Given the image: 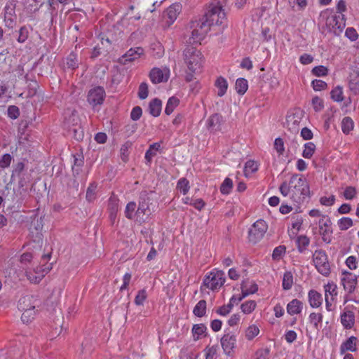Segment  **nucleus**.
<instances>
[{
    "mask_svg": "<svg viewBox=\"0 0 359 359\" xmlns=\"http://www.w3.org/2000/svg\"><path fill=\"white\" fill-rule=\"evenodd\" d=\"M279 190L283 196H290L296 208H299L310 194L306 179L298 174L292 175L288 182L284 181L280 185Z\"/></svg>",
    "mask_w": 359,
    "mask_h": 359,
    "instance_id": "nucleus-1",
    "label": "nucleus"
},
{
    "mask_svg": "<svg viewBox=\"0 0 359 359\" xmlns=\"http://www.w3.org/2000/svg\"><path fill=\"white\" fill-rule=\"evenodd\" d=\"M210 29V24L202 17L191 20L186 28L187 34L184 37H188L186 42L191 45L200 43Z\"/></svg>",
    "mask_w": 359,
    "mask_h": 359,
    "instance_id": "nucleus-2",
    "label": "nucleus"
},
{
    "mask_svg": "<svg viewBox=\"0 0 359 359\" xmlns=\"http://www.w3.org/2000/svg\"><path fill=\"white\" fill-rule=\"evenodd\" d=\"M226 0H215L209 6L207 12L202 16L204 20L212 25H221L226 20V13L223 9Z\"/></svg>",
    "mask_w": 359,
    "mask_h": 359,
    "instance_id": "nucleus-3",
    "label": "nucleus"
},
{
    "mask_svg": "<svg viewBox=\"0 0 359 359\" xmlns=\"http://www.w3.org/2000/svg\"><path fill=\"white\" fill-rule=\"evenodd\" d=\"M31 219L32 221L29 227V240L36 243L39 247H41L43 241V235L42 233L43 217H38L36 215H34Z\"/></svg>",
    "mask_w": 359,
    "mask_h": 359,
    "instance_id": "nucleus-4",
    "label": "nucleus"
},
{
    "mask_svg": "<svg viewBox=\"0 0 359 359\" xmlns=\"http://www.w3.org/2000/svg\"><path fill=\"white\" fill-rule=\"evenodd\" d=\"M184 59L187 65L188 69L194 74L199 72L201 64L202 56L200 51L192 46H188L184 50Z\"/></svg>",
    "mask_w": 359,
    "mask_h": 359,
    "instance_id": "nucleus-5",
    "label": "nucleus"
},
{
    "mask_svg": "<svg viewBox=\"0 0 359 359\" xmlns=\"http://www.w3.org/2000/svg\"><path fill=\"white\" fill-rule=\"evenodd\" d=\"M326 27L329 32L335 36H339L346 26V20L344 14L330 15L326 18Z\"/></svg>",
    "mask_w": 359,
    "mask_h": 359,
    "instance_id": "nucleus-6",
    "label": "nucleus"
},
{
    "mask_svg": "<svg viewBox=\"0 0 359 359\" xmlns=\"http://www.w3.org/2000/svg\"><path fill=\"white\" fill-rule=\"evenodd\" d=\"M313 261L320 273L325 276H327L330 273V266L325 250H316L313 255Z\"/></svg>",
    "mask_w": 359,
    "mask_h": 359,
    "instance_id": "nucleus-7",
    "label": "nucleus"
},
{
    "mask_svg": "<svg viewBox=\"0 0 359 359\" xmlns=\"http://www.w3.org/2000/svg\"><path fill=\"white\" fill-rule=\"evenodd\" d=\"M150 201L151 199L146 191L141 193L139 198L138 207L135 212V215L140 222H144L151 215V210L149 208Z\"/></svg>",
    "mask_w": 359,
    "mask_h": 359,
    "instance_id": "nucleus-8",
    "label": "nucleus"
},
{
    "mask_svg": "<svg viewBox=\"0 0 359 359\" xmlns=\"http://www.w3.org/2000/svg\"><path fill=\"white\" fill-rule=\"evenodd\" d=\"M224 273L222 271L210 272L203 280V285L208 288L215 290L220 288L225 282Z\"/></svg>",
    "mask_w": 359,
    "mask_h": 359,
    "instance_id": "nucleus-9",
    "label": "nucleus"
},
{
    "mask_svg": "<svg viewBox=\"0 0 359 359\" xmlns=\"http://www.w3.org/2000/svg\"><path fill=\"white\" fill-rule=\"evenodd\" d=\"M318 224L319 226V233L322 236V240L326 243H330L333 233L330 218L327 215H323Z\"/></svg>",
    "mask_w": 359,
    "mask_h": 359,
    "instance_id": "nucleus-10",
    "label": "nucleus"
},
{
    "mask_svg": "<svg viewBox=\"0 0 359 359\" xmlns=\"http://www.w3.org/2000/svg\"><path fill=\"white\" fill-rule=\"evenodd\" d=\"M266 229L267 226L264 220L259 219L256 221L248 231L250 241L255 243H257L264 236Z\"/></svg>",
    "mask_w": 359,
    "mask_h": 359,
    "instance_id": "nucleus-11",
    "label": "nucleus"
},
{
    "mask_svg": "<svg viewBox=\"0 0 359 359\" xmlns=\"http://www.w3.org/2000/svg\"><path fill=\"white\" fill-rule=\"evenodd\" d=\"M106 93L103 87L97 86L88 91L87 100L93 107L102 104L105 98Z\"/></svg>",
    "mask_w": 359,
    "mask_h": 359,
    "instance_id": "nucleus-12",
    "label": "nucleus"
},
{
    "mask_svg": "<svg viewBox=\"0 0 359 359\" xmlns=\"http://www.w3.org/2000/svg\"><path fill=\"white\" fill-rule=\"evenodd\" d=\"M182 11V5L179 3L172 4L163 13V18L168 27L177 19Z\"/></svg>",
    "mask_w": 359,
    "mask_h": 359,
    "instance_id": "nucleus-13",
    "label": "nucleus"
},
{
    "mask_svg": "<svg viewBox=\"0 0 359 359\" xmlns=\"http://www.w3.org/2000/svg\"><path fill=\"white\" fill-rule=\"evenodd\" d=\"M341 282L343 285L344 289L348 294H352L357 286L358 276L351 272L344 271L342 272V278Z\"/></svg>",
    "mask_w": 359,
    "mask_h": 359,
    "instance_id": "nucleus-14",
    "label": "nucleus"
},
{
    "mask_svg": "<svg viewBox=\"0 0 359 359\" xmlns=\"http://www.w3.org/2000/svg\"><path fill=\"white\" fill-rule=\"evenodd\" d=\"M224 121L222 114L215 113L210 116L206 121L207 129L211 133L218 132L221 130Z\"/></svg>",
    "mask_w": 359,
    "mask_h": 359,
    "instance_id": "nucleus-15",
    "label": "nucleus"
},
{
    "mask_svg": "<svg viewBox=\"0 0 359 359\" xmlns=\"http://www.w3.org/2000/svg\"><path fill=\"white\" fill-rule=\"evenodd\" d=\"M236 337L234 334L226 333L221 339V345L224 352L228 355H232L236 348Z\"/></svg>",
    "mask_w": 359,
    "mask_h": 359,
    "instance_id": "nucleus-16",
    "label": "nucleus"
},
{
    "mask_svg": "<svg viewBox=\"0 0 359 359\" xmlns=\"http://www.w3.org/2000/svg\"><path fill=\"white\" fill-rule=\"evenodd\" d=\"M144 53L142 47H135L130 48L120 59V62L126 65L128 62H133L139 58Z\"/></svg>",
    "mask_w": 359,
    "mask_h": 359,
    "instance_id": "nucleus-17",
    "label": "nucleus"
},
{
    "mask_svg": "<svg viewBox=\"0 0 359 359\" xmlns=\"http://www.w3.org/2000/svg\"><path fill=\"white\" fill-rule=\"evenodd\" d=\"M36 299L32 295H26L20 299L18 308L20 311L35 309Z\"/></svg>",
    "mask_w": 359,
    "mask_h": 359,
    "instance_id": "nucleus-18",
    "label": "nucleus"
},
{
    "mask_svg": "<svg viewBox=\"0 0 359 359\" xmlns=\"http://www.w3.org/2000/svg\"><path fill=\"white\" fill-rule=\"evenodd\" d=\"M358 338L351 336L344 341L340 346V353L345 354L346 351H355L357 350Z\"/></svg>",
    "mask_w": 359,
    "mask_h": 359,
    "instance_id": "nucleus-19",
    "label": "nucleus"
},
{
    "mask_svg": "<svg viewBox=\"0 0 359 359\" xmlns=\"http://www.w3.org/2000/svg\"><path fill=\"white\" fill-rule=\"evenodd\" d=\"M149 77L152 83H159L167 81L168 74L163 73L159 68H153L150 72Z\"/></svg>",
    "mask_w": 359,
    "mask_h": 359,
    "instance_id": "nucleus-20",
    "label": "nucleus"
},
{
    "mask_svg": "<svg viewBox=\"0 0 359 359\" xmlns=\"http://www.w3.org/2000/svg\"><path fill=\"white\" fill-rule=\"evenodd\" d=\"M38 271V267L36 269L34 266L25 268V276L32 283H39L43 277V275L40 274Z\"/></svg>",
    "mask_w": 359,
    "mask_h": 359,
    "instance_id": "nucleus-21",
    "label": "nucleus"
},
{
    "mask_svg": "<svg viewBox=\"0 0 359 359\" xmlns=\"http://www.w3.org/2000/svg\"><path fill=\"white\" fill-rule=\"evenodd\" d=\"M14 10L6 6L4 14V23L5 26L8 29H13L16 25V15H14Z\"/></svg>",
    "mask_w": 359,
    "mask_h": 359,
    "instance_id": "nucleus-22",
    "label": "nucleus"
},
{
    "mask_svg": "<svg viewBox=\"0 0 359 359\" xmlns=\"http://www.w3.org/2000/svg\"><path fill=\"white\" fill-rule=\"evenodd\" d=\"M349 88L355 95L359 94V71L354 69L349 75Z\"/></svg>",
    "mask_w": 359,
    "mask_h": 359,
    "instance_id": "nucleus-23",
    "label": "nucleus"
},
{
    "mask_svg": "<svg viewBox=\"0 0 359 359\" xmlns=\"http://www.w3.org/2000/svg\"><path fill=\"white\" fill-rule=\"evenodd\" d=\"M309 302L312 308H318L322 305L323 297L315 290H311L308 294Z\"/></svg>",
    "mask_w": 359,
    "mask_h": 359,
    "instance_id": "nucleus-24",
    "label": "nucleus"
},
{
    "mask_svg": "<svg viewBox=\"0 0 359 359\" xmlns=\"http://www.w3.org/2000/svg\"><path fill=\"white\" fill-rule=\"evenodd\" d=\"M341 323L346 329H351L355 323V315L351 311H345L341 315Z\"/></svg>",
    "mask_w": 359,
    "mask_h": 359,
    "instance_id": "nucleus-25",
    "label": "nucleus"
},
{
    "mask_svg": "<svg viewBox=\"0 0 359 359\" xmlns=\"http://www.w3.org/2000/svg\"><path fill=\"white\" fill-rule=\"evenodd\" d=\"M241 287L242 294L238 297V302H241L243 298L250 294L255 293L258 290V285L255 283H252L248 288L247 281H243Z\"/></svg>",
    "mask_w": 359,
    "mask_h": 359,
    "instance_id": "nucleus-26",
    "label": "nucleus"
},
{
    "mask_svg": "<svg viewBox=\"0 0 359 359\" xmlns=\"http://www.w3.org/2000/svg\"><path fill=\"white\" fill-rule=\"evenodd\" d=\"M302 309L303 303L297 299H292L287 305V312L291 316L300 313Z\"/></svg>",
    "mask_w": 359,
    "mask_h": 359,
    "instance_id": "nucleus-27",
    "label": "nucleus"
},
{
    "mask_svg": "<svg viewBox=\"0 0 359 359\" xmlns=\"http://www.w3.org/2000/svg\"><path fill=\"white\" fill-rule=\"evenodd\" d=\"M161 142H155L151 144L149 149L147 150L144 156L146 163L150 165L152 161V158L156 155V151L161 149Z\"/></svg>",
    "mask_w": 359,
    "mask_h": 359,
    "instance_id": "nucleus-28",
    "label": "nucleus"
},
{
    "mask_svg": "<svg viewBox=\"0 0 359 359\" xmlns=\"http://www.w3.org/2000/svg\"><path fill=\"white\" fill-rule=\"evenodd\" d=\"M162 108V102L158 98H154L149 104V111L151 115L157 117L160 115Z\"/></svg>",
    "mask_w": 359,
    "mask_h": 359,
    "instance_id": "nucleus-29",
    "label": "nucleus"
},
{
    "mask_svg": "<svg viewBox=\"0 0 359 359\" xmlns=\"http://www.w3.org/2000/svg\"><path fill=\"white\" fill-rule=\"evenodd\" d=\"M296 245L299 253L304 252L310 244V239L306 235H300L296 238Z\"/></svg>",
    "mask_w": 359,
    "mask_h": 359,
    "instance_id": "nucleus-30",
    "label": "nucleus"
},
{
    "mask_svg": "<svg viewBox=\"0 0 359 359\" xmlns=\"http://www.w3.org/2000/svg\"><path fill=\"white\" fill-rule=\"evenodd\" d=\"M34 256L31 252H25L23 253L20 258V267L25 270L26 267H33L34 266V263L33 262Z\"/></svg>",
    "mask_w": 359,
    "mask_h": 359,
    "instance_id": "nucleus-31",
    "label": "nucleus"
},
{
    "mask_svg": "<svg viewBox=\"0 0 359 359\" xmlns=\"http://www.w3.org/2000/svg\"><path fill=\"white\" fill-rule=\"evenodd\" d=\"M215 86L218 88L217 95L219 97L224 95L228 88L226 80L224 77L219 76L216 80Z\"/></svg>",
    "mask_w": 359,
    "mask_h": 359,
    "instance_id": "nucleus-32",
    "label": "nucleus"
},
{
    "mask_svg": "<svg viewBox=\"0 0 359 359\" xmlns=\"http://www.w3.org/2000/svg\"><path fill=\"white\" fill-rule=\"evenodd\" d=\"M207 303L204 299L200 300L193 310V313L197 317H203L206 313Z\"/></svg>",
    "mask_w": 359,
    "mask_h": 359,
    "instance_id": "nucleus-33",
    "label": "nucleus"
},
{
    "mask_svg": "<svg viewBox=\"0 0 359 359\" xmlns=\"http://www.w3.org/2000/svg\"><path fill=\"white\" fill-rule=\"evenodd\" d=\"M235 88L238 94L244 95L248 88V81L243 78L238 79L236 81Z\"/></svg>",
    "mask_w": 359,
    "mask_h": 359,
    "instance_id": "nucleus-34",
    "label": "nucleus"
},
{
    "mask_svg": "<svg viewBox=\"0 0 359 359\" xmlns=\"http://www.w3.org/2000/svg\"><path fill=\"white\" fill-rule=\"evenodd\" d=\"M293 285V276L291 271H286L283 274L282 286L283 290H289Z\"/></svg>",
    "mask_w": 359,
    "mask_h": 359,
    "instance_id": "nucleus-35",
    "label": "nucleus"
},
{
    "mask_svg": "<svg viewBox=\"0 0 359 359\" xmlns=\"http://www.w3.org/2000/svg\"><path fill=\"white\" fill-rule=\"evenodd\" d=\"M97 188V184L96 182H92L88 186L86 195V198L88 202H93L95 200Z\"/></svg>",
    "mask_w": 359,
    "mask_h": 359,
    "instance_id": "nucleus-36",
    "label": "nucleus"
},
{
    "mask_svg": "<svg viewBox=\"0 0 359 359\" xmlns=\"http://www.w3.org/2000/svg\"><path fill=\"white\" fill-rule=\"evenodd\" d=\"M207 327L204 324H196L192 327V333L194 340L199 339L201 336L206 332Z\"/></svg>",
    "mask_w": 359,
    "mask_h": 359,
    "instance_id": "nucleus-37",
    "label": "nucleus"
},
{
    "mask_svg": "<svg viewBox=\"0 0 359 359\" xmlns=\"http://www.w3.org/2000/svg\"><path fill=\"white\" fill-rule=\"evenodd\" d=\"M234 299H236V296L233 295L229 301V303L227 305H224L222 306H220L217 309V313L221 316H226L228 315L230 311H231L233 304H234Z\"/></svg>",
    "mask_w": 359,
    "mask_h": 359,
    "instance_id": "nucleus-38",
    "label": "nucleus"
},
{
    "mask_svg": "<svg viewBox=\"0 0 359 359\" xmlns=\"http://www.w3.org/2000/svg\"><path fill=\"white\" fill-rule=\"evenodd\" d=\"M69 132L73 134V137L77 141H80L83 138V132L80 126H78L77 122L69 127Z\"/></svg>",
    "mask_w": 359,
    "mask_h": 359,
    "instance_id": "nucleus-39",
    "label": "nucleus"
},
{
    "mask_svg": "<svg viewBox=\"0 0 359 359\" xmlns=\"http://www.w3.org/2000/svg\"><path fill=\"white\" fill-rule=\"evenodd\" d=\"M353 121L351 118L346 116L341 121V130L344 133L348 134L353 129Z\"/></svg>",
    "mask_w": 359,
    "mask_h": 359,
    "instance_id": "nucleus-40",
    "label": "nucleus"
},
{
    "mask_svg": "<svg viewBox=\"0 0 359 359\" xmlns=\"http://www.w3.org/2000/svg\"><path fill=\"white\" fill-rule=\"evenodd\" d=\"M233 189V181L231 179L226 177L220 186V192L224 195H228Z\"/></svg>",
    "mask_w": 359,
    "mask_h": 359,
    "instance_id": "nucleus-41",
    "label": "nucleus"
},
{
    "mask_svg": "<svg viewBox=\"0 0 359 359\" xmlns=\"http://www.w3.org/2000/svg\"><path fill=\"white\" fill-rule=\"evenodd\" d=\"M179 100L175 97H171L168 99L166 107L165 109V113L167 115H170L172 113L175 108L179 104Z\"/></svg>",
    "mask_w": 359,
    "mask_h": 359,
    "instance_id": "nucleus-42",
    "label": "nucleus"
},
{
    "mask_svg": "<svg viewBox=\"0 0 359 359\" xmlns=\"http://www.w3.org/2000/svg\"><path fill=\"white\" fill-rule=\"evenodd\" d=\"M316 150V145L313 142H309L304 144V149L302 152V156L305 158H311Z\"/></svg>",
    "mask_w": 359,
    "mask_h": 359,
    "instance_id": "nucleus-43",
    "label": "nucleus"
},
{
    "mask_svg": "<svg viewBox=\"0 0 359 359\" xmlns=\"http://www.w3.org/2000/svg\"><path fill=\"white\" fill-rule=\"evenodd\" d=\"M177 189L184 195H186L190 189L189 182L185 177L180 179L177 184Z\"/></svg>",
    "mask_w": 359,
    "mask_h": 359,
    "instance_id": "nucleus-44",
    "label": "nucleus"
},
{
    "mask_svg": "<svg viewBox=\"0 0 359 359\" xmlns=\"http://www.w3.org/2000/svg\"><path fill=\"white\" fill-rule=\"evenodd\" d=\"M67 66L68 68L72 69H75L79 67V61L77 58V55L72 52L67 57Z\"/></svg>",
    "mask_w": 359,
    "mask_h": 359,
    "instance_id": "nucleus-45",
    "label": "nucleus"
},
{
    "mask_svg": "<svg viewBox=\"0 0 359 359\" xmlns=\"http://www.w3.org/2000/svg\"><path fill=\"white\" fill-rule=\"evenodd\" d=\"M325 296L328 297V294L331 296V300H334V297L337 295V285L333 283H328L325 285Z\"/></svg>",
    "mask_w": 359,
    "mask_h": 359,
    "instance_id": "nucleus-46",
    "label": "nucleus"
},
{
    "mask_svg": "<svg viewBox=\"0 0 359 359\" xmlns=\"http://www.w3.org/2000/svg\"><path fill=\"white\" fill-rule=\"evenodd\" d=\"M18 36L17 38V41L18 43H25L29 37V28L24 25L22 26L20 29L18 31Z\"/></svg>",
    "mask_w": 359,
    "mask_h": 359,
    "instance_id": "nucleus-47",
    "label": "nucleus"
},
{
    "mask_svg": "<svg viewBox=\"0 0 359 359\" xmlns=\"http://www.w3.org/2000/svg\"><path fill=\"white\" fill-rule=\"evenodd\" d=\"M331 98L337 102H342L344 100L342 88L339 86L335 87L330 93Z\"/></svg>",
    "mask_w": 359,
    "mask_h": 359,
    "instance_id": "nucleus-48",
    "label": "nucleus"
},
{
    "mask_svg": "<svg viewBox=\"0 0 359 359\" xmlns=\"http://www.w3.org/2000/svg\"><path fill=\"white\" fill-rule=\"evenodd\" d=\"M258 169L257 163L254 161H248L245 164L244 173L245 176H248L256 172Z\"/></svg>",
    "mask_w": 359,
    "mask_h": 359,
    "instance_id": "nucleus-49",
    "label": "nucleus"
},
{
    "mask_svg": "<svg viewBox=\"0 0 359 359\" xmlns=\"http://www.w3.org/2000/svg\"><path fill=\"white\" fill-rule=\"evenodd\" d=\"M22 312L23 313L21 316L22 321L27 324L30 323L32 320L34 318L36 315L35 309L22 311Z\"/></svg>",
    "mask_w": 359,
    "mask_h": 359,
    "instance_id": "nucleus-50",
    "label": "nucleus"
},
{
    "mask_svg": "<svg viewBox=\"0 0 359 359\" xmlns=\"http://www.w3.org/2000/svg\"><path fill=\"white\" fill-rule=\"evenodd\" d=\"M338 225L340 230L346 231L353 225V222L349 217H342L339 219Z\"/></svg>",
    "mask_w": 359,
    "mask_h": 359,
    "instance_id": "nucleus-51",
    "label": "nucleus"
},
{
    "mask_svg": "<svg viewBox=\"0 0 359 359\" xmlns=\"http://www.w3.org/2000/svg\"><path fill=\"white\" fill-rule=\"evenodd\" d=\"M119 199L114 195H112L109 199L108 210L109 212H118Z\"/></svg>",
    "mask_w": 359,
    "mask_h": 359,
    "instance_id": "nucleus-52",
    "label": "nucleus"
},
{
    "mask_svg": "<svg viewBox=\"0 0 359 359\" xmlns=\"http://www.w3.org/2000/svg\"><path fill=\"white\" fill-rule=\"evenodd\" d=\"M152 55L157 58L161 57L164 54V49L160 43L151 44Z\"/></svg>",
    "mask_w": 359,
    "mask_h": 359,
    "instance_id": "nucleus-53",
    "label": "nucleus"
},
{
    "mask_svg": "<svg viewBox=\"0 0 359 359\" xmlns=\"http://www.w3.org/2000/svg\"><path fill=\"white\" fill-rule=\"evenodd\" d=\"M255 307L256 302L253 300L247 301L241 306L242 311L247 314L252 313L255 310Z\"/></svg>",
    "mask_w": 359,
    "mask_h": 359,
    "instance_id": "nucleus-54",
    "label": "nucleus"
},
{
    "mask_svg": "<svg viewBox=\"0 0 359 359\" xmlns=\"http://www.w3.org/2000/svg\"><path fill=\"white\" fill-rule=\"evenodd\" d=\"M322 320L323 315L320 313H311L309 315V321L316 329L318 328V325L322 323Z\"/></svg>",
    "mask_w": 359,
    "mask_h": 359,
    "instance_id": "nucleus-55",
    "label": "nucleus"
},
{
    "mask_svg": "<svg viewBox=\"0 0 359 359\" xmlns=\"http://www.w3.org/2000/svg\"><path fill=\"white\" fill-rule=\"evenodd\" d=\"M356 194V189L352 186L346 187L343 193V196L346 200H353L354 198H355Z\"/></svg>",
    "mask_w": 359,
    "mask_h": 359,
    "instance_id": "nucleus-56",
    "label": "nucleus"
},
{
    "mask_svg": "<svg viewBox=\"0 0 359 359\" xmlns=\"http://www.w3.org/2000/svg\"><path fill=\"white\" fill-rule=\"evenodd\" d=\"M137 208L136 203L133 201L129 202L126 207L125 215L128 219H133V213Z\"/></svg>",
    "mask_w": 359,
    "mask_h": 359,
    "instance_id": "nucleus-57",
    "label": "nucleus"
},
{
    "mask_svg": "<svg viewBox=\"0 0 359 359\" xmlns=\"http://www.w3.org/2000/svg\"><path fill=\"white\" fill-rule=\"evenodd\" d=\"M259 330L256 325H250L246 330L245 337L248 339L251 340L258 335Z\"/></svg>",
    "mask_w": 359,
    "mask_h": 359,
    "instance_id": "nucleus-58",
    "label": "nucleus"
},
{
    "mask_svg": "<svg viewBox=\"0 0 359 359\" xmlns=\"http://www.w3.org/2000/svg\"><path fill=\"white\" fill-rule=\"evenodd\" d=\"M147 297V294L146 290L144 289L140 290L138 291L137 294L135 298V304L138 306L142 305Z\"/></svg>",
    "mask_w": 359,
    "mask_h": 359,
    "instance_id": "nucleus-59",
    "label": "nucleus"
},
{
    "mask_svg": "<svg viewBox=\"0 0 359 359\" xmlns=\"http://www.w3.org/2000/svg\"><path fill=\"white\" fill-rule=\"evenodd\" d=\"M7 114L11 119H16L20 116V109L15 105H10L7 109Z\"/></svg>",
    "mask_w": 359,
    "mask_h": 359,
    "instance_id": "nucleus-60",
    "label": "nucleus"
},
{
    "mask_svg": "<svg viewBox=\"0 0 359 359\" xmlns=\"http://www.w3.org/2000/svg\"><path fill=\"white\" fill-rule=\"evenodd\" d=\"M285 250H286V248L284 245H279V246L275 248V249L273 251V254H272L273 259H274V260L280 259L282 257V256L285 253Z\"/></svg>",
    "mask_w": 359,
    "mask_h": 359,
    "instance_id": "nucleus-61",
    "label": "nucleus"
},
{
    "mask_svg": "<svg viewBox=\"0 0 359 359\" xmlns=\"http://www.w3.org/2000/svg\"><path fill=\"white\" fill-rule=\"evenodd\" d=\"M311 72L316 76H323L327 74L328 69L325 66L319 65L313 68Z\"/></svg>",
    "mask_w": 359,
    "mask_h": 359,
    "instance_id": "nucleus-62",
    "label": "nucleus"
},
{
    "mask_svg": "<svg viewBox=\"0 0 359 359\" xmlns=\"http://www.w3.org/2000/svg\"><path fill=\"white\" fill-rule=\"evenodd\" d=\"M12 156L10 154H4L1 158H0V167L1 168H6L10 166L11 161H12Z\"/></svg>",
    "mask_w": 359,
    "mask_h": 359,
    "instance_id": "nucleus-63",
    "label": "nucleus"
},
{
    "mask_svg": "<svg viewBox=\"0 0 359 359\" xmlns=\"http://www.w3.org/2000/svg\"><path fill=\"white\" fill-rule=\"evenodd\" d=\"M148 86L146 83H142L138 89V97L141 100H144L148 96Z\"/></svg>",
    "mask_w": 359,
    "mask_h": 359,
    "instance_id": "nucleus-64",
    "label": "nucleus"
}]
</instances>
